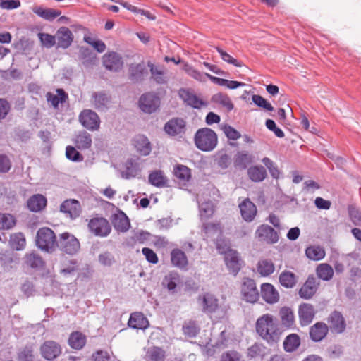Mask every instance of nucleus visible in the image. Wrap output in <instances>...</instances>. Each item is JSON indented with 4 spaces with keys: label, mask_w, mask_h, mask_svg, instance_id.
<instances>
[{
    "label": "nucleus",
    "mask_w": 361,
    "mask_h": 361,
    "mask_svg": "<svg viewBox=\"0 0 361 361\" xmlns=\"http://www.w3.org/2000/svg\"><path fill=\"white\" fill-rule=\"evenodd\" d=\"M57 94H53L50 92L47 94V101L54 106L57 107L59 103L65 102L68 95L63 89H57Z\"/></svg>",
    "instance_id": "de8ad7c7"
},
{
    "label": "nucleus",
    "mask_w": 361,
    "mask_h": 361,
    "mask_svg": "<svg viewBox=\"0 0 361 361\" xmlns=\"http://www.w3.org/2000/svg\"><path fill=\"white\" fill-rule=\"evenodd\" d=\"M164 128L170 136H182L185 132V122L180 118H172L165 124Z\"/></svg>",
    "instance_id": "dca6fc26"
},
{
    "label": "nucleus",
    "mask_w": 361,
    "mask_h": 361,
    "mask_svg": "<svg viewBox=\"0 0 361 361\" xmlns=\"http://www.w3.org/2000/svg\"><path fill=\"white\" fill-rule=\"evenodd\" d=\"M220 361H243V359L239 352L228 350L222 353Z\"/></svg>",
    "instance_id": "e2e57ef3"
},
{
    "label": "nucleus",
    "mask_w": 361,
    "mask_h": 361,
    "mask_svg": "<svg viewBox=\"0 0 361 361\" xmlns=\"http://www.w3.org/2000/svg\"><path fill=\"white\" fill-rule=\"evenodd\" d=\"M264 347L261 344L255 343L247 349V356L250 359L261 356L264 352Z\"/></svg>",
    "instance_id": "0e129e2a"
},
{
    "label": "nucleus",
    "mask_w": 361,
    "mask_h": 361,
    "mask_svg": "<svg viewBox=\"0 0 361 361\" xmlns=\"http://www.w3.org/2000/svg\"><path fill=\"white\" fill-rule=\"evenodd\" d=\"M159 98L153 93H146L142 94L139 100L140 109L147 114L154 112L159 106Z\"/></svg>",
    "instance_id": "9d476101"
},
{
    "label": "nucleus",
    "mask_w": 361,
    "mask_h": 361,
    "mask_svg": "<svg viewBox=\"0 0 361 361\" xmlns=\"http://www.w3.org/2000/svg\"><path fill=\"white\" fill-rule=\"evenodd\" d=\"M330 329L336 334L343 333L346 328V323L343 314L338 311H334L328 319Z\"/></svg>",
    "instance_id": "aec40b11"
},
{
    "label": "nucleus",
    "mask_w": 361,
    "mask_h": 361,
    "mask_svg": "<svg viewBox=\"0 0 361 361\" xmlns=\"http://www.w3.org/2000/svg\"><path fill=\"white\" fill-rule=\"evenodd\" d=\"M42 356L47 360L57 358L61 353V347L56 341H47L40 347Z\"/></svg>",
    "instance_id": "f8f14e48"
},
{
    "label": "nucleus",
    "mask_w": 361,
    "mask_h": 361,
    "mask_svg": "<svg viewBox=\"0 0 361 361\" xmlns=\"http://www.w3.org/2000/svg\"><path fill=\"white\" fill-rule=\"evenodd\" d=\"M305 255L311 260L319 261L325 257V251L320 246H310L306 248Z\"/></svg>",
    "instance_id": "49530a36"
},
{
    "label": "nucleus",
    "mask_w": 361,
    "mask_h": 361,
    "mask_svg": "<svg viewBox=\"0 0 361 361\" xmlns=\"http://www.w3.org/2000/svg\"><path fill=\"white\" fill-rule=\"evenodd\" d=\"M60 211L71 219L79 216L81 212L80 204L78 200L70 199L66 200L61 204Z\"/></svg>",
    "instance_id": "6ab92c4d"
},
{
    "label": "nucleus",
    "mask_w": 361,
    "mask_h": 361,
    "mask_svg": "<svg viewBox=\"0 0 361 361\" xmlns=\"http://www.w3.org/2000/svg\"><path fill=\"white\" fill-rule=\"evenodd\" d=\"M79 59L85 67H90L96 62L95 54L88 48L81 47L80 49Z\"/></svg>",
    "instance_id": "58836bf2"
},
{
    "label": "nucleus",
    "mask_w": 361,
    "mask_h": 361,
    "mask_svg": "<svg viewBox=\"0 0 361 361\" xmlns=\"http://www.w3.org/2000/svg\"><path fill=\"white\" fill-rule=\"evenodd\" d=\"M239 208L242 218L247 222L252 221L257 214V207L250 199L244 200L240 204Z\"/></svg>",
    "instance_id": "5701e85b"
},
{
    "label": "nucleus",
    "mask_w": 361,
    "mask_h": 361,
    "mask_svg": "<svg viewBox=\"0 0 361 361\" xmlns=\"http://www.w3.org/2000/svg\"><path fill=\"white\" fill-rule=\"evenodd\" d=\"M256 332L268 343H277L281 336V331L274 317L269 314H264L259 317L255 324Z\"/></svg>",
    "instance_id": "f257e3e1"
},
{
    "label": "nucleus",
    "mask_w": 361,
    "mask_h": 361,
    "mask_svg": "<svg viewBox=\"0 0 361 361\" xmlns=\"http://www.w3.org/2000/svg\"><path fill=\"white\" fill-rule=\"evenodd\" d=\"M241 295L243 300L255 303L259 298V293L255 281L250 278H244L241 286Z\"/></svg>",
    "instance_id": "39448f33"
},
{
    "label": "nucleus",
    "mask_w": 361,
    "mask_h": 361,
    "mask_svg": "<svg viewBox=\"0 0 361 361\" xmlns=\"http://www.w3.org/2000/svg\"><path fill=\"white\" fill-rule=\"evenodd\" d=\"M261 295L263 300L268 304H275L279 300V293L271 283L262 284Z\"/></svg>",
    "instance_id": "412c9836"
},
{
    "label": "nucleus",
    "mask_w": 361,
    "mask_h": 361,
    "mask_svg": "<svg viewBox=\"0 0 361 361\" xmlns=\"http://www.w3.org/2000/svg\"><path fill=\"white\" fill-rule=\"evenodd\" d=\"M140 173V169L136 163L133 160L126 162V170L122 173V177L126 179L136 177Z\"/></svg>",
    "instance_id": "09e8293b"
},
{
    "label": "nucleus",
    "mask_w": 361,
    "mask_h": 361,
    "mask_svg": "<svg viewBox=\"0 0 361 361\" xmlns=\"http://www.w3.org/2000/svg\"><path fill=\"white\" fill-rule=\"evenodd\" d=\"M56 247L63 252L73 255L79 251L80 244L73 235L69 233H63L59 235Z\"/></svg>",
    "instance_id": "20e7f679"
},
{
    "label": "nucleus",
    "mask_w": 361,
    "mask_h": 361,
    "mask_svg": "<svg viewBox=\"0 0 361 361\" xmlns=\"http://www.w3.org/2000/svg\"><path fill=\"white\" fill-rule=\"evenodd\" d=\"M197 302L205 314H212L219 309V300L210 293H204L197 297Z\"/></svg>",
    "instance_id": "423d86ee"
},
{
    "label": "nucleus",
    "mask_w": 361,
    "mask_h": 361,
    "mask_svg": "<svg viewBox=\"0 0 361 361\" xmlns=\"http://www.w3.org/2000/svg\"><path fill=\"white\" fill-rule=\"evenodd\" d=\"M249 178L254 182H261L267 176V171L262 166H251L247 170Z\"/></svg>",
    "instance_id": "c9c22d12"
},
{
    "label": "nucleus",
    "mask_w": 361,
    "mask_h": 361,
    "mask_svg": "<svg viewBox=\"0 0 361 361\" xmlns=\"http://www.w3.org/2000/svg\"><path fill=\"white\" fill-rule=\"evenodd\" d=\"M319 282L311 275L309 276L305 283L300 288L298 294L301 298L309 300L312 298L317 291Z\"/></svg>",
    "instance_id": "ddd939ff"
},
{
    "label": "nucleus",
    "mask_w": 361,
    "mask_h": 361,
    "mask_svg": "<svg viewBox=\"0 0 361 361\" xmlns=\"http://www.w3.org/2000/svg\"><path fill=\"white\" fill-rule=\"evenodd\" d=\"M75 145L79 149H89L92 146V136L87 132H80L74 140Z\"/></svg>",
    "instance_id": "2f4dec72"
},
{
    "label": "nucleus",
    "mask_w": 361,
    "mask_h": 361,
    "mask_svg": "<svg viewBox=\"0 0 361 361\" xmlns=\"http://www.w3.org/2000/svg\"><path fill=\"white\" fill-rule=\"evenodd\" d=\"M255 237L259 241L265 242L268 244L276 243L279 238L277 232L267 224H262L257 228Z\"/></svg>",
    "instance_id": "6e6552de"
},
{
    "label": "nucleus",
    "mask_w": 361,
    "mask_h": 361,
    "mask_svg": "<svg viewBox=\"0 0 361 361\" xmlns=\"http://www.w3.org/2000/svg\"><path fill=\"white\" fill-rule=\"evenodd\" d=\"M99 262L105 267H110L115 262L114 255L109 252L102 253L98 257Z\"/></svg>",
    "instance_id": "774afa93"
},
{
    "label": "nucleus",
    "mask_w": 361,
    "mask_h": 361,
    "mask_svg": "<svg viewBox=\"0 0 361 361\" xmlns=\"http://www.w3.org/2000/svg\"><path fill=\"white\" fill-rule=\"evenodd\" d=\"M279 282L282 286L292 288L297 283V278L294 273L290 271H283L279 276Z\"/></svg>",
    "instance_id": "ea45409f"
},
{
    "label": "nucleus",
    "mask_w": 361,
    "mask_h": 361,
    "mask_svg": "<svg viewBox=\"0 0 361 361\" xmlns=\"http://www.w3.org/2000/svg\"><path fill=\"white\" fill-rule=\"evenodd\" d=\"M275 267L271 259H263L257 264V271L262 276H268L274 273Z\"/></svg>",
    "instance_id": "a18cd8bd"
},
{
    "label": "nucleus",
    "mask_w": 361,
    "mask_h": 361,
    "mask_svg": "<svg viewBox=\"0 0 361 361\" xmlns=\"http://www.w3.org/2000/svg\"><path fill=\"white\" fill-rule=\"evenodd\" d=\"M102 63L106 69L114 72L121 70L123 63L121 56L114 51L105 54L102 57Z\"/></svg>",
    "instance_id": "4468645a"
},
{
    "label": "nucleus",
    "mask_w": 361,
    "mask_h": 361,
    "mask_svg": "<svg viewBox=\"0 0 361 361\" xmlns=\"http://www.w3.org/2000/svg\"><path fill=\"white\" fill-rule=\"evenodd\" d=\"M178 95L187 105L194 109H201L207 106V102H204L189 90L181 88L178 92Z\"/></svg>",
    "instance_id": "f3484780"
},
{
    "label": "nucleus",
    "mask_w": 361,
    "mask_h": 361,
    "mask_svg": "<svg viewBox=\"0 0 361 361\" xmlns=\"http://www.w3.org/2000/svg\"><path fill=\"white\" fill-rule=\"evenodd\" d=\"M18 361H34L33 348L25 346L18 353Z\"/></svg>",
    "instance_id": "4d7b16f0"
},
{
    "label": "nucleus",
    "mask_w": 361,
    "mask_h": 361,
    "mask_svg": "<svg viewBox=\"0 0 361 361\" xmlns=\"http://www.w3.org/2000/svg\"><path fill=\"white\" fill-rule=\"evenodd\" d=\"M114 228L121 232H126L130 228V222L126 214L121 217L116 218L114 221Z\"/></svg>",
    "instance_id": "5fc2aeb1"
},
{
    "label": "nucleus",
    "mask_w": 361,
    "mask_h": 361,
    "mask_svg": "<svg viewBox=\"0 0 361 361\" xmlns=\"http://www.w3.org/2000/svg\"><path fill=\"white\" fill-rule=\"evenodd\" d=\"M183 330L185 335L194 338L199 333L200 329L195 322H189L183 325Z\"/></svg>",
    "instance_id": "680f3d73"
},
{
    "label": "nucleus",
    "mask_w": 361,
    "mask_h": 361,
    "mask_svg": "<svg viewBox=\"0 0 361 361\" xmlns=\"http://www.w3.org/2000/svg\"><path fill=\"white\" fill-rule=\"evenodd\" d=\"M47 205V199L40 194L34 195L30 197L27 202V206L28 209L34 212L42 210Z\"/></svg>",
    "instance_id": "c85d7f7f"
},
{
    "label": "nucleus",
    "mask_w": 361,
    "mask_h": 361,
    "mask_svg": "<svg viewBox=\"0 0 361 361\" xmlns=\"http://www.w3.org/2000/svg\"><path fill=\"white\" fill-rule=\"evenodd\" d=\"M66 158L73 161H82L83 160L82 155L78 152L73 146H67L66 148Z\"/></svg>",
    "instance_id": "bf43d9fd"
},
{
    "label": "nucleus",
    "mask_w": 361,
    "mask_h": 361,
    "mask_svg": "<svg viewBox=\"0 0 361 361\" xmlns=\"http://www.w3.org/2000/svg\"><path fill=\"white\" fill-rule=\"evenodd\" d=\"M174 175L180 180L187 182L191 178V171L184 165H178L174 169Z\"/></svg>",
    "instance_id": "8fccbe9b"
},
{
    "label": "nucleus",
    "mask_w": 361,
    "mask_h": 361,
    "mask_svg": "<svg viewBox=\"0 0 361 361\" xmlns=\"http://www.w3.org/2000/svg\"><path fill=\"white\" fill-rule=\"evenodd\" d=\"M252 161V157L245 152H238L234 159V166L236 168L245 169L250 164Z\"/></svg>",
    "instance_id": "37998d69"
},
{
    "label": "nucleus",
    "mask_w": 361,
    "mask_h": 361,
    "mask_svg": "<svg viewBox=\"0 0 361 361\" xmlns=\"http://www.w3.org/2000/svg\"><path fill=\"white\" fill-rule=\"evenodd\" d=\"M181 283L180 275L176 271H171L166 275L163 280V285L165 286L169 291L176 292L178 285Z\"/></svg>",
    "instance_id": "7c9ffc66"
},
{
    "label": "nucleus",
    "mask_w": 361,
    "mask_h": 361,
    "mask_svg": "<svg viewBox=\"0 0 361 361\" xmlns=\"http://www.w3.org/2000/svg\"><path fill=\"white\" fill-rule=\"evenodd\" d=\"M171 262L173 267L180 269L186 270L188 269V260L183 251L176 248L171 252Z\"/></svg>",
    "instance_id": "a878e982"
},
{
    "label": "nucleus",
    "mask_w": 361,
    "mask_h": 361,
    "mask_svg": "<svg viewBox=\"0 0 361 361\" xmlns=\"http://www.w3.org/2000/svg\"><path fill=\"white\" fill-rule=\"evenodd\" d=\"M147 75V71L144 63L131 64L129 67V78L133 82H138Z\"/></svg>",
    "instance_id": "cd10ccee"
},
{
    "label": "nucleus",
    "mask_w": 361,
    "mask_h": 361,
    "mask_svg": "<svg viewBox=\"0 0 361 361\" xmlns=\"http://www.w3.org/2000/svg\"><path fill=\"white\" fill-rule=\"evenodd\" d=\"M252 100L258 107L263 108L264 109L269 111L274 110L271 104L259 94H253L252 97Z\"/></svg>",
    "instance_id": "052dcab7"
},
{
    "label": "nucleus",
    "mask_w": 361,
    "mask_h": 361,
    "mask_svg": "<svg viewBox=\"0 0 361 361\" xmlns=\"http://www.w3.org/2000/svg\"><path fill=\"white\" fill-rule=\"evenodd\" d=\"M279 316L283 326L293 328L295 325V316L293 310L288 307H283L279 311Z\"/></svg>",
    "instance_id": "c756f323"
},
{
    "label": "nucleus",
    "mask_w": 361,
    "mask_h": 361,
    "mask_svg": "<svg viewBox=\"0 0 361 361\" xmlns=\"http://www.w3.org/2000/svg\"><path fill=\"white\" fill-rule=\"evenodd\" d=\"M283 344L286 352H294L300 345V338L296 334H290L285 338Z\"/></svg>",
    "instance_id": "473e14b6"
},
{
    "label": "nucleus",
    "mask_w": 361,
    "mask_h": 361,
    "mask_svg": "<svg viewBox=\"0 0 361 361\" xmlns=\"http://www.w3.org/2000/svg\"><path fill=\"white\" fill-rule=\"evenodd\" d=\"M214 207L211 201L205 202L200 205V215L202 219H208L212 216Z\"/></svg>",
    "instance_id": "603ef678"
},
{
    "label": "nucleus",
    "mask_w": 361,
    "mask_h": 361,
    "mask_svg": "<svg viewBox=\"0 0 361 361\" xmlns=\"http://www.w3.org/2000/svg\"><path fill=\"white\" fill-rule=\"evenodd\" d=\"M11 242L17 250L23 249L26 243L25 238L22 233H16L12 235Z\"/></svg>",
    "instance_id": "338daca9"
},
{
    "label": "nucleus",
    "mask_w": 361,
    "mask_h": 361,
    "mask_svg": "<svg viewBox=\"0 0 361 361\" xmlns=\"http://www.w3.org/2000/svg\"><path fill=\"white\" fill-rule=\"evenodd\" d=\"M212 101L224 107L228 111L233 109L234 105L230 97L224 93H217L212 96Z\"/></svg>",
    "instance_id": "a19ab883"
},
{
    "label": "nucleus",
    "mask_w": 361,
    "mask_h": 361,
    "mask_svg": "<svg viewBox=\"0 0 361 361\" xmlns=\"http://www.w3.org/2000/svg\"><path fill=\"white\" fill-rule=\"evenodd\" d=\"M39 39L42 46L46 48H51L56 44V35L47 33H39Z\"/></svg>",
    "instance_id": "13d9d810"
},
{
    "label": "nucleus",
    "mask_w": 361,
    "mask_h": 361,
    "mask_svg": "<svg viewBox=\"0 0 361 361\" xmlns=\"http://www.w3.org/2000/svg\"><path fill=\"white\" fill-rule=\"evenodd\" d=\"M57 242L56 235L51 228L44 227L38 230L36 245L42 251L53 252L57 247Z\"/></svg>",
    "instance_id": "7ed1b4c3"
},
{
    "label": "nucleus",
    "mask_w": 361,
    "mask_h": 361,
    "mask_svg": "<svg viewBox=\"0 0 361 361\" xmlns=\"http://www.w3.org/2000/svg\"><path fill=\"white\" fill-rule=\"evenodd\" d=\"M149 66L150 67L152 78L157 84L166 83V78L164 76V73L161 70H159L153 64H149Z\"/></svg>",
    "instance_id": "6e6d98bb"
},
{
    "label": "nucleus",
    "mask_w": 361,
    "mask_h": 361,
    "mask_svg": "<svg viewBox=\"0 0 361 361\" xmlns=\"http://www.w3.org/2000/svg\"><path fill=\"white\" fill-rule=\"evenodd\" d=\"M23 265L27 269L41 270L44 269L45 262L39 253L32 250L25 253L23 258Z\"/></svg>",
    "instance_id": "9b49d317"
},
{
    "label": "nucleus",
    "mask_w": 361,
    "mask_h": 361,
    "mask_svg": "<svg viewBox=\"0 0 361 361\" xmlns=\"http://www.w3.org/2000/svg\"><path fill=\"white\" fill-rule=\"evenodd\" d=\"M194 141L199 149L204 152H210L217 145V135L213 130L209 128H202L195 133Z\"/></svg>",
    "instance_id": "f03ea898"
},
{
    "label": "nucleus",
    "mask_w": 361,
    "mask_h": 361,
    "mask_svg": "<svg viewBox=\"0 0 361 361\" xmlns=\"http://www.w3.org/2000/svg\"><path fill=\"white\" fill-rule=\"evenodd\" d=\"M93 103L96 109L104 111L107 109L110 97L104 92H94L92 94Z\"/></svg>",
    "instance_id": "f704fd0d"
},
{
    "label": "nucleus",
    "mask_w": 361,
    "mask_h": 361,
    "mask_svg": "<svg viewBox=\"0 0 361 361\" xmlns=\"http://www.w3.org/2000/svg\"><path fill=\"white\" fill-rule=\"evenodd\" d=\"M316 274L320 279L329 281L333 278L334 269L329 264L322 263L317 267Z\"/></svg>",
    "instance_id": "4c0bfd02"
},
{
    "label": "nucleus",
    "mask_w": 361,
    "mask_h": 361,
    "mask_svg": "<svg viewBox=\"0 0 361 361\" xmlns=\"http://www.w3.org/2000/svg\"><path fill=\"white\" fill-rule=\"evenodd\" d=\"M133 145L137 152L142 156L150 154L152 147L148 138L142 135H138L133 140Z\"/></svg>",
    "instance_id": "393cba45"
},
{
    "label": "nucleus",
    "mask_w": 361,
    "mask_h": 361,
    "mask_svg": "<svg viewBox=\"0 0 361 361\" xmlns=\"http://www.w3.org/2000/svg\"><path fill=\"white\" fill-rule=\"evenodd\" d=\"M79 121L83 127L90 130H96L99 128V117L97 113L90 109L83 110L80 114Z\"/></svg>",
    "instance_id": "1a4fd4ad"
},
{
    "label": "nucleus",
    "mask_w": 361,
    "mask_h": 361,
    "mask_svg": "<svg viewBox=\"0 0 361 361\" xmlns=\"http://www.w3.org/2000/svg\"><path fill=\"white\" fill-rule=\"evenodd\" d=\"M16 224L15 216L8 213L0 212V231H7L13 228Z\"/></svg>",
    "instance_id": "c03bdc74"
},
{
    "label": "nucleus",
    "mask_w": 361,
    "mask_h": 361,
    "mask_svg": "<svg viewBox=\"0 0 361 361\" xmlns=\"http://www.w3.org/2000/svg\"><path fill=\"white\" fill-rule=\"evenodd\" d=\"M68 345L73 349L80 350L86 343V337L81 332L73 331L68 338Z\"/></svg>",
    "instance_id": "72a5a7b5"
},
{
    "label": "nucleus",
    "mask_w": 361,
    "mask_h": 361,
    "mask_svg": "<svg viewBox=\"0 0 361 361\" xmlns=\"http://www.w3.org/2000/svg\"><path fill=\"white\" fill-rule=\"evenodd\" d=\"M165 351L160 347L149 348L146 353L147 361H164Z\"/></svg>",
    "instance_id": "79ce46f5"
},
{
    "label": "nucleus",
    "mask_w": 361,
    "mask_h": 361,
    "mask_svg": "<svg viewBox=\"0 0 361 361\" xmlns=\"http://www.w3.org/2000/svg\"><path fill=\"white\" fill-rule=\"evenodd\" d=\"M225 262L230 271L234 276L237 275L241 268L238 253L235 250H229L225 255Z\"/></svg>",
    "instance_id": "b1692460"
},
{
    "label": "nucleus",
    "mask_w": 361,
    "mask_h": 361,
    "mask_svg": "<svg viewBox=\"0 0 361 361\" xmlns=\"http://www.w3.org/2000/svg\"><path fill=\"white\" fill-rule=\"evenodd\" d=\"M328 331V326L324 322H318L310 328L309 334L312 341L319 342L326 336Z\"/></svg>",
    "instance_id": "4be33fe9"
},
{
    "label": "nucleus",
    "mask_w": 361,
    "mask_h": 361,
    "mask_svg": "<svg viewBox=\"0 0 361 361\" xmlns=\"http://www.w3.org/2000/svg\"><path fill=\"white\" fill-rule=\"evenodd\" d=\"M128 325L134 329H146L149 324L148 319L142 313L133 312L130 316Z\"/></svg>",
    "instance_id": "bb28decb"
},
{
    "label": "nucleus",
    "mask_w": 361,
    "mask_h": 361,
    "mask_svg": "<svg viewBox=\"0 0 361 361\" xmlns=\"http://www.w3.org/2000/svg\"><path fill=\"white\" fill-rule=\"evenodd\" d=\"M316 311L314 307L310 303H302L298 307V317L301 326H305L312 323L314 318Z\"/></svg>",
    "instance_id": "2eb2a0df"
},
{
    "label": "nucleus",
    "mask_w": 361,
    "mask_h": 361,
    "mask_svg": "<svg viewBox=\"0 0 361 361\" xmlns=\"http://www.w3.org/2000/svg\"><path fill=\"white\" fill-rule=\"evenodd\" d=\"M149 183L156 187L162 188L166 185L167 178L163 171L160 170L154 171L149 175Z\"/></svg>",
    "instance_id": "e433bc0d"
},
{
    "label": "nucleus",
    "mask_w": 361,
    "mask_h": 361,
    "mask_svg": "<svg viewBox=\"0 0 361 361\" xmlns=\"http://www.w3.org/2000/svg\"><path fill=\"white\" fill-rule=\"evenodd\" d=\"M348 214L350 220L355 225L361 226V210L355 207H348Z\"/></svg>",
    "instance_id": "69168bd1"
},
{
    "label": "nucleus",
    "mask_w": 361,
    "mask_h": 361,
    "mask_svg": "<svg viewBox=\"0 0 361 361\" xmlns=\"http://www.w3.org/2000/svg\"><path fill=\"white\" fill-rule=\"evenodd\" d=\"M183 69L189 76L199 82L205 81V78H207V73H202L188 63L184 64Z\"/></svg>",
    "instance_id": "3c124183"
},
{
    "label": "nucleus",
    "mask_w": 361,
    "mask_h": 361,
    "mask_svg": "<svg viewBox=\"0 0 361 361\" xmlns=\"http://www.w3.org/2000/svg\"><path fill=\"white\" fill-rule=\"evenodd\" d=\"M88 227L92 233L99 237L107 236L111 231L109 221L103 217L92 219L88 224Z\"/></svg>",
    "instance_id": "0eeeda50"
},
{
    "label": "nucleus",
    "mask_w": 361,
    "mask_h": 361,
    "mask_svg": "<svg viewBox=\"0 0 361 361\" xmlns=\"http://www.w3.org/2000/svg\"><path fill=\"white\" fill-rule=\"evenodd\" d=\"M56 44L58 48H68L74 39L73 34L66 27H60L56 33Z\"/></svg>",
    "instance_id": "a211bd4d"
},
{
    "label": "nucleus",
    "mask_w": 361,
    "mask_h": 361,
    "mask_svg": "<svg viewBox=\"0 0 361 361\" xmlns=\"http://www.w3.org/2000/svg\"><path fill=\"white\" fill-rule=\"evenodd\" d=\"M34 11L40 17L49 20H54L61 14V12L51 8L44 9L42 8H38L35 9Z\"/></svg>",
    "instance_id": "864d4df0"
}]
</instances>
